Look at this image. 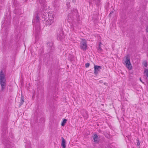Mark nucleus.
<instances>
[{"label":"nucleus","instance_id":"f257e3e1","mask_svg":"<svg viewBox=\"0 0 148 148\" xmlns=\"http://www.w3.org/2000/svg\"><path fill=\"white\" fill-rule=\"evenodd\" d=\"M40 18L38 14H37L36 15H34V19L33 20V23L34 26H35V37L37 38V35H38V33L40 29V27L39 25Z\"/></svg>","mask_w":148,"mask_h":148},{"label":"nucleus","instance_id":"f3484780","mask_svg":"<svg viewBox=\"0 0 148 148\" xmlns=\"http://www.w3.org/2000/svg\"><path fill=\"white\" fill-rule=\"evenodd\" d=\"M74 13L76 14V15L77 13V10L76 9L74 10Z\"/></svg>","mask_w":148,"mask_h":148},{"label":"nucleus","instance_id":"f8f14e48","mask_svg":"<svg viewBox=\"0 0 148 148\" xmlns=\"http://www.w3.org/2000/svg\"><path fill=\"white\" fill-rule=\"evenodd\" d=\"M144 72L145 73L146 76L148 78V70L147 69H145Z\"/></svg>","mask_w":148,"mask_h":148},{"label":"nucleus","instance_id":"2eb2a0df","mask_svg":"<svg viewBox=\"0 0 148 148\" xmlns=\"http://www.w3.org/2000/svg\"><path fill=\"white\" fill-rule=\"evenodd\" d=\"M89 65H90V64L89 63H86L85 64V67L86 68H88L89 66Z\"/></svg>","mask_w":148,"mask_h":148},{"label":"nucleus","instance_id":"9b49d317","mask_svg":"<svg viewBox=\"0 0 148 148\" xmlns=\"http://www.w3.org/2000/svg\"><path fill=\"white\" fill-rule=\"evenodd\" d=\"M101 43L100 42L99 46V47L98 48V50L100 52H101L102 51V49L101 47Z\"/></svg>","mask_w":148,"mask_h":148},{"label":"nucleus","instance_id":"a211bd4d","mask_svg":"<svg viewBox=\"0 0 148 148\" xmlns=\"http://www.w3.org/2000/svg\"><path fill=\"white\" fill-rule=\"evenodd\" d=\"M147 64L146 63H145V64H144V66H145V67H146L147 66Z\"/></svg>","mask_w":148,"mask_h":148},{"label":"nucleus","instance_id":"7ed1b4c3","mask_svg":"<svg viewBox=\"0 0 148 148\" xmlns=\"http://www.w3.org/2000/svg\"><path fill=\"white\" fill-rule=\"evenodd\" d=\"M6 81L5 75L4 74L2 71H1L0 72V84L1 86L2 90H3L5 88Z\"/></svg>","mask_w":148,"mask_h":148},{"label":"nucleus","instance_id":"6ab92c4d","mask_svg":"<svg viewBox=\"0 0 148 148\" xmlns=\"http://www.w3.org/2000/svg\"><path fill=\"white\" fill-rule=\"evenodd\" d=\"M140 81H141V82H142V80H141V78H140Z\"/></svg>","mask_w":148,"mask_h":148},{"label":"nucleus","instance_id":"6e6552de","mask_svg":"<svg viewBox=\"0 0 148 148\" xmlns=\"http://www.w3.org/2000/svg\"><path fill=\"white\" fill-rule=\"evenodd\" d=\"M62 140V143L61 144L62 147L63 148H65L66 147V141L64 138L62 137L61 138Z\"/></svg>","mask_w":148,"mask_h":148},{"label":"nucleus","instance_id":"0eeeda50","mask_svg":"<svg viewBox=\"0 0 148 148\" xmlns=\"http://www.w3.org/2000/svg\"><path fill=\"white\" fill-rule=\"evenodd\" d=\"M102 67L100 66L94 65V74L97 75L98 74L100 71V70L102 69Z\"/></svg>","mask_w":148,"mask_h":148},{"label":"nucleus","instance_id":"f03ea898","mask_svg":"<svg viewBox=\"0 0 148 148\" xmlns=\"http://www.w3.org/2000/svg\"><path fill=\"white\" fill-rule=\"evenodd\" d=\"M55 15L54 13L52 12H49L48 13V17L44 18V20H43L44 22H45L46 25H50L52 24L54 21Z\"/></svg>","mask_w":148,"mask_h":148},{"label":"nucleus","instance_id":"423d86ee","mask_svg":"<svg viewBox=\"0 0 148 148\" xmlns=\"http://www.w3.org/2000/svg\"><path fill=\"white\" fill-rule=\"evenodd\" d=\"M64 38V35L63 34V32L62 30H60L58 33L57 36V38L58 40H62Z\"/></svg>","mask_w":148,"mask_h":148},{"label":"nucleus","instance_id":"9d476101","mask_svg":"<svg viewBox=\"0 0 148 148\" xmlns=\"http://www.w3.org/2000/svg\"><path fill=\"white\" fill-rule=\"evenodd\" d=\"M67 121V120L66 119H64L61 125L62 126H64V125L66 123Z\"/></svg>","mask_w":148,"mask_h":148},{"label":"nucleus","instance_id":"ddd939ff","mask_svg":"<svg viewBox=\"0 0 148 148\" xmlns=\"http://www.w3.org/2000/svg\"><path fill=\"white\" fill-rule=\"evenodd\" d=\"M24 101V98H23L22 97L21 99V101L20 102V104L21 105H22Z\"/></svg>","mask_w":148,"mask_h":148},{"label":"nucleus","instance_id":"dca6fc26","mask_svg":"<svg viewBox=\"0 0 148 148\" xmlns=\"http://www.w3.org/2000/svg\"><path fill=\"white\" fill-rule=\"evenodd\" d=\"M137 141H138V142H137V145L138 146H139L140 145V143L139 141V140H138V139L137 140Z\"/></svg>","mask_w":148,"mask_h":148},{"label":"nucleus","instance_id":"20e7f679","mask_svg":"<svg viewBox=\"0 0 148 148\" xmlns=\"http://www.w3.org/2000/svg\"><path fill=\"white\" fill-rule=\"evenodd\" d=\"M123 64H125L126 67L129 69H131L132 68V66L130 61V58L128 56L126 57L125 60H123Z\"/></svg>","mask_w":148,"mask_h":148},{"label":"nucleus","instance_id":"4468645a","mask_svg":"<svg viewBox=\"0 0 148 148\" xmlns=\"http://www.w3.org/2000/svg\"><path fill=\"white\" fill-rule=\"evenodd\" d=\"M47 45L50 47H52L53 45V44L52 42L48 43Z\"/></svg>","mask_w":148,"mask_h":148},{"label":"nucleus","instance_id":"39448f33","mask_svg":"<svg viewBox=\"0 0 148 148\" xmlns=\"http://www.w3.org/2000/svg\"><path fill=\"white\" fill-rule=\"evenodd\" d=\"M80 48L81 49L84 51L87 49V42L86 40L82 39L80 43Z\"/></svg>","mask_w":148,"mask_h":148},{"label":"nucleus","instance_id":"1a4fd4ad","mask_svg":"<svg viewBox=\"0 0 148 148\" xmlns=\"http://www.w3.org/2000/svg\"><path fill=\"white\" fill-rule=\"evenodd\" d=\"M94 141L95 142H97L98 139V137L97 134H95L93 137Z\"/></svg>","mask_w":148,"mask_h":148}]
</instances>
